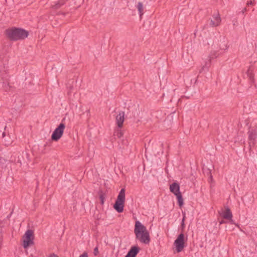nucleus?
Wrapping results in <instances>:
<instances>
[{"instance_id": "nucleus-1", "label": "nucleus", "mask_w": 257, "mask_h": 257, "mask_svg": "<svg viewBox=\"0 0 257 257\" xmlns=\"http://www.w3.org/2000/svg\"><path fill=\"white\" fill-rule=\"evenodd\" d=\"M134 232L136 239L141 243L149 244L150 242V237L149 231L147 228L142 224L139 221L135 222Z\"/></svg>"}, {"instance_id": "nucleus-2", "label": "nucleus", "mask_w": 257, "mask_h": 257, "mask_svg": "<svg viewBox=\"0 0 257 257\" xmlns=\"http://www.w3.org/2000/svg\"><path fill=\"white\" fill-rule=\"evenodd\" d=\"M7 37L11 41L24 40L29 35V32L24 29L17 28H12L5 31Z\"/></svg>"}, {"instance_id": "nucleus-3", "label": "nucleus", "mask_w": 257, "mask_h": 257, "mask_svg": "<svg viewBox=\"0 0 257 257\" xmlns=\"http://www.w3.org/2000/svg\"><path fill=\"white\" fill-rule=\"evenodd\" d=\"M8 69L5 65H0V76L3 83V87L6 91H9L11 86L9 83V76L8 75Z\"/></svg>"}, {"instance_id": "nucleus-4", "label": "nucleus", "mask_w": 257, "mask_h": 257, "mask_svg": "<svg viewBox=\"0 0 257 257\" xmlns=\"http://www.w3.org/2000/svg\"><path fill=\"white\" fill-rule=\"evenodd\" d=\"M125 189L122 188L116 198V200L113 205V208L118 213L123 211L125 203Z\"/></svg>"}, {"instance_id": "nucleus-5", "label": "nucleus", "mask_w": 257, "mask_h": 257, "mask_svg": "<svg viewBox=\"0 0 257 257\" xmlns=\"http://www.w3.org/2000/svg\"><path fill=\"white\" fill-rule=\"evenodd\" d=\"M23 246L27 248L29 246L34 243V232L32 230L28 229L26 231L23 237Z\"/></svg>"}, {"instance_id": "nucleus-6", "label": "nucleus", "mask_w": 257, "mask_h": 257, "mask_svg": "<svg viewBox=\"0 0 257 257\" xmlns=\"http://www.w3.org/2000/svg\"><path fill=\"white\" fill-rule=\"evenodd\" d=\"M65 128V124L61 123L53 132L51 136V139L54 141H58L62 136Z\"/></svg>"}, {"instance_id": "nucleus-7", "label": "nucleus", "mask_w": 257, "mask_h": 257, "mask_svg": "<svg viewBox=\"0 0 257 257\" xmlns=\"http://www.w3.org/2000/svg\"><path fill=\"white\" fill-rule=\"evenodd\" d=\"M184 243V235L180 233L174 243L177 252H180L183 250L185 246Z\"/></svg>"}, {"instance_id": "nucleus-8", "label": "nucleus", "mask_w": 257, "mask_h": 257, "mask_svg": "<svg viewBox=\"0 0 257 257\" xmlns=\"http://www.w3.org/2000/svg\"><path fill=\"white\" fill-rule=\"evenodd\" d=\"M248 134L249 146L251 148L255 145V139L257 137V130H251L248 132Z\"/></svg>"}, {"instance_id": "nucleus-9", "label": "nucleus", "mask_w": 257, "mask_h": 257, "mask_svg": "<svg viewBox=\"0 0 257 257\" xmlns=\"http://www.w3.org/2000/svg\"><path fill=\"white\" fill-rule=\"evenodd\" d=\"M217 52L215 51H212L210 53L209 56V59L206 60L204 62V64L202 65L201 69L200 70L199 72L201 73L205 68H208L210 66L211 61L212 59L217 57Z\"/></svg>"}, {"instance_id": "nucleus-10", "label": "nucleus", "mask_w": 257, "mask_h": 257, "mask_svg": "<svg viewBox=\"0 0 257 257\" xmlns=\"http://www.w3.org/2000/svg\"><path fill=\"white\" fill-rule=\"evenodd\" d=\"M221 22V18L218 13L212 16V19L210 20V25L212 27H216L220 25Z\"/></svg>"}, {"instance_id": "nucleus-11", "label": "nucleus", "mask_w": 257, "mask_h": 257, "mask_svg": "<svg viewBox=\"0 0 257 257\" xmlns=\"http://www.w3.org/2000/svg\"><path fill=\"white\" fill-rule=\"evenodd\" d=\"M124 120V112L120 111L116 116V121L119 128L122 127Z\"/></svg>"}, {"instance_id": "nucleus-12", "label": "nucleus", "mask_w": 257, "mask_h": 257, "mask_svg": "<svg viewBox=\"0 0 257 257\" xmlns=\"http://www.w3.org/2000/svg\"><path fill=\"white\" fill-rule=\"evenodd\" d=\"M170 190L175 196L181 193L180 191V185L176 182H174L170 185Z\"/></svg>"}, {"instance_id": "nucleus-13", "label": "nucleus", "mask_w": 257, "mask_h": 257, "mask_svg": "<svg viewBox=\"0 0 257 257\" xmlns=\"http://www.w3.org/2000/svg\"><path fill=\"white\" fill-rule=\"evenodd\" d=\"M140 250V247L137 246H133L127 252L125 257H136Z\"/></svg>"}, {"instance_id": "nucleus-14", "label": "nucleus", "mask_w": 257, "mask_h": 257, "mask_svg": "<svg viewBox=\"0 0 257 257\" xmlns=\"http://www.w3.org/2000/svg\"><path fill=\"white\" fill-rule=\"evenodd\" d=\"M222 217L224 219L231 220L232 214L229 208L225 209V210L222 213Z\"/></svg>"}, {"instance_id": "nucleus-15", "label": "nucleus", "mask_w": 257, "mask_h": 257, "mask_svg": "<svg viewBox=\"0 0 257 257\" xmlns=\"http://www.w3.org/2000/svg\"><path fill=\"white\" fill-rule=\"evenodd\" d=\"M137 8L139 11V14H140V17L141 19L142 16L144 14V7H143V4L142 2H139L137 6Z\"/></svg>"}, {"instance_id": "nucleus-16", "label": "nucleus", "mask_w": 257, "mask_h": 257, "mask_svg": "<svg viewBox=\"0 0 257 257\" xmlns=\"http://www.w3.org/2000/svg\"><path fill=\"white\" fill-rule=\"evenodd\" d=\"M66 1V0H59L55 5L53 6V8L55 9H58L64 5Z\"/></svg>"}, {"instance_id": "nucleus-17", "label": "nucleus", "mask_w": 257, "mask_h": 257, "mask_svg": "<svg viewBox=\"0 0 257 257\" xmlns=\"http://www.w3.org/2000/svg\"><path fill=\"white\" fill-rule=\"evenodd\" d=\"M176 196L178 200V203L179 206L180 207H182V205H183L184 202H183V199L181 193L176 195Z\"/></svg>"}, {"instance_id": "nucleus-18", "label": "nucleus", "mask_w": 257, "mask_h": 257, "mask_svg": "<svg viewBox=\"0 0 257 257\" xmlns=\"http://www.w3.org/2000/svg\"><path fill=\"white\" fill-rule=\"evenodd\" d=\"M247 76L249 77L251 81L253 80V75L252 72V70L249 68L247 71Z\"/></svg>"}, {"instance_id": "nucleus-19", "label": "nucleus", "mask_w": 257, "mask_h": 257, "mask_svg": "<svg viewBox=\"0 0 257 257\" xmlns=\"http://www.w3.org/2000/svg\"><path fill=\"white\" fill-rule=\"evenodd\" d=\"M114 136L120 138L122 136V133L120 131H117L115 133Z\"/></svg>"}, {"instance_id": "nucleus-20", "label": "nucleus", "mask_w": 257, "mask_h": 257, "mask_svg": "<svg viewBox=\"0 0 257 257\" xmlns=\"http://www.w3.org/2000/svg\"><path fill=\"white\" fill-rule=\"evenodd\" d=\"M93 253L95 256H96L98 254L99 251H98V246H96L94 248Z\"/></svg>"}, {"instance_id": "nucleus-21", "label": "nucleus", "mask_w": 257, "mask_h": 257, "mask_svg": "<svg viewBox=\"0 0 257 257\" xmlns=\"http://www.w3.org/2000/svg\"><path fill=\"white\" fill-rule=\"evenodd\" d=\"M99 197L101 200V203L103 204L104 203V201L105 199L104 195L103 194H101L99 196Z\"/></svg>"}, {"instance_id": "nucleus-22", "label": "nucleus", "mask_w": 257, "mask_h": 257, "mask_svg": "<svg viewBox=\"0 0 257 257\" xmlns=\"http://www.w3.org/2000/svg\"><path fill=\"white\" fill-rule=\"evenodd\" d=\"M4 142H5V145L7 146H9L12 143V141H8L6 139H4Z\"/></svg>"}, {"instance_id": "nucleus-23", "label": "nucleus", "mask_w": 257, "mask_h": 257, "mask_svg": "<svg viewBox=\"0 0 257 257\" xmlns=\"http://www.w3.org/2000/svg\"><path fill=\"white\" fill-rule=\"evenodd\" d=\"M79 257H88V255L87 252H84L82 254H81Z\"/></svg>"}, {"instance_id": "nucleus-24", "label": "nucleus", "mask_w": 257, "mask_h": 257, "mask_svg": "<svg viewBox=\"0 0 257 257\" xmlns=\"http://www.w3.org/2000/svg\"><path fill=\"white\" fill-rule=\"evenodd\" d=\"M254 1V0H251L249 2H247V3H246L247 6L253 5Z\"/></svg>"}, {"instance_id": "nucleus-25", "label": "nucleus", "mask_w": 257, "mask_h": 257, "mask_svg": "<svg viewBox=\"0 0 257 257\" xmlns=\"http://www.w3.org/2000/svg\"><path fill=\"white\" fill-rule=\"evenodd\" d=\"M49 257H59V256L55 253H52V254H50Z\"/></svg>"}, {"instance_id": "nucleus-26", "label": "nucleus", "mask_w": 257, "mask_h": 257, "mask_svg": "<svg viewBox=\"0 0 257 257\" xmlns=\"http://www.w3.org/2000/svg\"><path fill=\"white\" fill-rule=\"evenodd\" d=\"M184 220H185V216H184L181 222V226L182 227H184Z\"/></svg>"}, {"instance_id": "nucleus-27", "label": "nucleus", "mask_w": 257, "mask_h": 257, "mask_svg": "<svg viewBox=\"0 0 257 257\" xmlns=\"http://www.w3.org/2000/svg\"><path fill=\"white\" fill-rule=\"evenodd\" d=\"M3 239L2 229H0V242L2 241Z\"/></svg>"}, {"instance_id": "nucleus-28", "label": "nucleus", "mask_w": 257, "mask_h": 257, "mask_svg": "<svg viewBox=\"0 0 257 257\" xmlns=\"http://www.w3.org/2000/svg\"><path fill=\"white\" fill-rule=\"evenodd\" d=\"M213 181V178L211 175H210L209 177V182H212Z\"/></svg>"}, {"instance_id": "nucleus-29", "label": "nucleus", "mask_w": 257, "mask_h": 257, "mask_svg": "<svg viewBox=\"0 0 257 257\" xmlns=\"http://www.w3.org/2000/svg\"><path fill=\"white\" fill-rule=\"evenodd\" d=\"M247 11V9L246 8H244L241 11L242 13H244Z\"/></svg>"}, {"instance_id": "nucleus-30", "label": "nucleus", "mask_w": 257, "mask_h": 257, "mask_svg": "<svg viewBox=\"0 0 257 257\" xmlns=\"http://www.w3.org/2000/svg\"><path fill=\"white\" fill-rule=\"evenodd\" d=\"M6 136V133L5 132H3V134H2V137H3V138H4Z\"/></svg>"}, {"instance_id": "nucleus-31", "label": "nucleus", "mask_w": 257, "mask_h": 257, "mask_svg": "<svg viewBox=\"0 0 257 257\" xmlns=\"http://www.w3.org/2000/svg\"><path fill=\"white\" fill-rule=\"evenodd\" d=\"M224 223V221H223V220H222V221H221L220 222V224H222V223Z\"/></svg>"}]
</instances>
